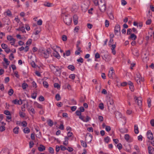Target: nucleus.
Returning a JSON list of instances; mask_svg holds the SVG:
<instances>
[{"mask_svg": "<svg viewBox=\"0 0 154 154\" xmlns=\"http://www.w3.org/2000/svg\"><path fill=\"white\" fill-rule=\"evenodd\" d=\"M107 104L109 110H110L111 109H113L115 108L114 107V102L113 99L110 97L107 98L106 100Z\"/></svg>", "mask_w": 154, "mask_h": 154, "instance_id": "1", "label": "nucleus"}, {"mask_svg": "<svg viewBox=\"0 0 154 154\" xmlns=\"http://www.w3.org/2000/svg\"><path fill=\"white\" fill-rule=\"evenodd\" d=\"M42 55L45 58H47L49 57L50 54L51 53V50L50 48L47 49H43L42 51Z\"/></svg>", "mask_w": 154, "mask_h": 154, "instance_id": "2", "label": "nucleus"}, {"mask_svg": "<svg viewBox=\"0 0 154 154\" xmlns=\"http://www.w3.org/2000/svg\"><path fill=\"white\" fill-rule=\"evenodd\" d=\"M90 1L88 0H85L84 3L82 4L81 6L82 9V11L86 12L90 5Z\"/></svg>", "mask_w": 154, "mask_h": 154, "instance_id": "3", "label": "nucleus"}, {"mask_svg": "<svg viewBox=\"0 0 154 154\" xmlns=\"http://www.w3.org/2000/svg\"><path fill=\"white\" fill-rule=\"evenodd\" d=\"M102 2H99V8L100 11L102 12H104L106 9V3L103 0Z\"/></svg>", "mask_w": 154, "mask_h": 154, "instance_id": "4", "label": "nucleus"}, {"mask_svg": "<svg viewBox=\"0 0 154 154\" xmlns=\"http://www.w3.org/2000/svg\"><path fill=\"white\" fill-rule=\"evenodd\" d=\"M63 21L67 25H70L72 22V19L69 16L65 15L63 18Z\"/></svg>", "mask_w": 154, "mask_h": 154, "instance_id": "5", "label": "nucleus"}, {"mask_svg": "<svg viewBox=\"0 0 154 154\" xmlns=\"http://www.w3.org/2000/svg\"><path fill=\"white\" fill-rule=\"evenodd\" d=\"M135 78L136 82L138 84H140L141 82L144 81L143 78L141 77L140 74L139 73L137 74Z\"/></svg>", "mask_w": 154, "mask_h": 154, "instance_id": "6", "label": "nucleus"}, {"mask_svg": "<svg viewBox=\"0 0 154 154\" xmlns=\"http://www.w3.org/2000/svg\"><path fill=\"white\" fill-rule=\"evenodd\" d=\"M7 39L10 42V43L11 45H14L16 42V39L13 38V37L10 35L7 36Z\"/></svg>", "mask_w": 154, "mask_h": 154, "instance_id": "7", "label": "nucleus"}, {"mask_svg": "<svg viewBox=\"0 0 154 154\" xmlns=\"http://www.w3.org/2000/svg\"><path fill=\"white\" fill-rule=\"evenodd\" d=\"M134 99L135 103H137L139 107H141L142 105V98L141 97H134Z\"/></svg>", "mask_w": 154, "mask_h": 154, "instance_id": "8", "label": "nucleus"}, {"mask_svg": "<svg viewBox=\"0 0 154 154\" xmlns=\"http://www.w3.org/2000/svg\"><path fill=\"white\" fill-rule=\"evenodd\" d=\"M102 59L106 62H108L109 61L111 58V56L107 54H106L102 56Z\"/></svg>", "mask_w": 154, "mask_h": 154, "instance_id": "9", "label": "nucleus"}, {"mask_svg": "<svg viewBox=\"0 0 154 154\" xmlns=\"http://www.w3.org/2000/svg\"><path fill=\"white\" fill-rule=\"evenodd\" d=\"M108 75L110 78L111 79L113 78L114 76L115 75V73L113 67H111L110 68V71H109Z\"/></svg>", "mask_w": 154, "mask_h": 154, "instance_id": "10", "label": "nucleus"}, {"mask_svg": "<svg viewBox=\"0 0 154 154\" xmlns=\"http://www.w3.org/2000/svg\"><path fill=\"white\" fill-rule=\"evenodd\" d=\"M79 118L84 122H87L91 119V118L88 116H87L85 119V117L82 116L79 117Z\"/></svg>", "mask_w": 154, "mask_h": 154, "instance_id": "11", "label": "nucleus"}, {"mask_svg": "<svg viewBox=\"0 0 154 154\" xmlns=\"http://www.w3.org/2000/svg\"><path fill=\"white\" fill-rule=\"evenodd\" d=\"M124 138L128 142H131L132 141V139L128 134H126L124 136Z\"/></svg>", "mask_w": 154, "mask_h": 154, "instance_id": "12", "label": "nucleus"}, {"mask_svg": "<svg viewBox=\"0 0 154 154\" xmlns=\"http://www.w3.org/2000/svg\"><path fill=\"white\" fill-rule=\"evenodd\" d=\"M147 138L149 140H152L154 138L153 137V136L152 134L150 131H147Z\"/></svg>", "mask_w": 154, "mask_h": 154, "instance_id": "13", "label": "nucleus"}, {"mask_svg": "<svg viewBox=\"0 0 154 154\" xmlns=\"http://www.w3.org/2000/svg\"><path fill=\"white\" fill-rule=\"evenodd\" d=\"M148 150L149 154H154V149L152 146H149L148 147Z\"/></svg>", "mask_w": 154, "mask_h": 154, "instance_id": "14", "label": "nucleus"}, {"mask_svg": "<svg viewBox=\"0 0 154 154\" xmlns=\"http://www.w3.org/2000/svg\"><path fill=\"white\" fill-rule=\"evenodd\" d=\"M120 32V26L119 24H116L115 26V33Z\"/></svg>", "mask_w": 154, "mask_h": 154, "instance_id": "15", "label": "nucleus"}, {"mask_svg": "<svg viewBox=\"0 0 154 154\" xmlns=\"http://www.w3.org/2000/svg\"><path fill=\"white\" fill-rule=\"evenodd\" d=\"M13 102L15 104H18L19 105H21L22 103V101L21 100H18L17 99H15L13 101Z\"/></svg>", "mask_w": 154, "mask_h": 154, "instance_id": "16", "label": "nucleus"}, {"mask_svg": "<svg viewBox=\"0 0 154 154\" xmlns=\"http://www.w3.org/2000/svg\"><path fill=\"white\" fill-rule=\"evenodd\" d=\"M51 48L53 50L54 52L59 51L60 49V48L56 45L52 46Z\"/></svg>", "mask_w": 154, "mask_h": 154, "instance_id": "17", "label": "nucleus"}, {"mask_svg": "<svg viewBox=\"0 0 154 154\" xmlns=\"http://www.w3.org/2000/svg\"><path fill=\"white\" fill-rule=\"evenodd\" d=\"M77 50H76L75 52V54L76 55H79L80 54V52H82V51L81 50V48L78 46V45L77 46Z\"/></svg>", "mask_w": 154, "mask_h": 154, "instance_id": "18", "label": "nucleus"}, {"mask_svg": "<svg viewBox=\"0 0 154 154\" xmlns=\"http://www.w3.org/2000/svg\"><path fill=\"white\" fill-rule=\"evenodd\" d=\"M132 53L134 56L136 57H138L139 55L138 51L137 49H134L132 51Z\"/></svg>", "mask_w": 154, "mask_h": 154, "instance_id": "19", "label": "nucleus"}, {"mask_svg": "<svg viewBox=\"0 0 154 154\" xmlns=\"http://www.w3.org/2000/svg\"><path fill=\"white\" fill-rule=\"evenodd\" d=\"M4 14L5 15L7 16L10 17L12 16L11 13L9 10H8L7 11L5 12H4Z\"/></svg>", "mask_w": 154, "mask_h": 154, "instance_id": "20", "label": "nucleus"}, {"mask_svg": "<svg viewBox=\"0 0 154 154\" xmlns=\"http://www.w3.org/2000/svg\"><path fill=\"white\" fill-rule=\"evenodd\" d=\"M53 56L57 58V59H59L60 58V56L59 54L57 51L54 52L53 53Z\"/></svg>", "mask_w": 154, "mask_h": 154, "instance_id": "21", "label": "nucleus"}, {"mask_svg": "<svg viewBox=\"0 0 154 154\" xmlns=\"http://www.w3.org/2000/svg\"><path fill=\"white\" fill-rule=\"evenodd\" d=\"M38 150L40 152L43 151L45 149V147L42 145H40L38 148Z\"/></svg>", "mask_w": 154, "mask_h": 154, "instance_id": "22", "label": "nucleus"}, {"mask_svg": "<svg viewBox=\"0 0 154 154\" xmlns=\"http://www.w3.org/2000/svg\"><path fill=\"white\" fill-rule=\"evenodd\" d=\"M34 105L35 106L38 108L41 109H42L43 108V106L37 102H35L34 103Z\"/></svg>", "mask_w": 154, "mask_h": 154, "instance_id": "23", "label": "nucleus"}, {"mask_svg": "<svg viewBox=\"0 0 154 154\" xmlns=\"http://www.w3.org/2000/svg\"><path fill=\"white\" fill-rule=\"evenodd\" d=\"M43 5L45 6H46L48 7H51L53 6V4L50 3L48 2H45L43 4Z\"/></svg>", "mask_w": 154, "mask_h": 154, "instance_id": "24", "label": "nucleus"}, {"mask_svg": "<svg viewBox=\"0 0 154 154\" xmlns=\"http://www.w3.org/2000/svg\"><path fill=\"white\" fill-rule=\"evenodd\" d=\"M1 153L2 154H9V150L8 149H5L1 151Z\"/></svg>", "mask_w": 154, "mask_h": 154, "instance_id": "25", "label": "nucleus"}, {"mask_svg": "<svg viewBox=\"0 0 154 154\" xmlns=\"http://www.w3.org/2000/svg\"><path fill=\"white\" fill-rule=\"evenodd\" d=\"M134 133L136 134H138L139 132L138 125H134Z\"/></svg>", "mask_w": 154, "mask_h": 154, "instance_id": "26", "label": "nucleus"}, {"mask_svg": "<svg viewBox=\"0 0 154 154\" xmlns=\"http://www.w3.org/2000/svg\"><path fill=\"white\" fill-rule=\"evenodd\" d=\"M73 18L74 23L75 25H76L78 23L77 16L76 15H74L73 16Z\"/></svg>", "mask_w": 154, "mask_h": 154, "instance_id": "27", "label": "nucleus"}, {"mask_svg": "<svg viewBox=\"0 0 154 154\" xmlns=\"http://www.w3.org/2000/svg\"><path fill=\"white\" fill-rule=\"evenodd\" d=\"M119 131L122 133H127L128 132V130L125 128L119 129Z\"/></svg>", "mask_w": 154, "mask_h": 154, "instance_id": "28", "label": "nucleus"}, {"mask_svg": "<svg viewBox=\"0 0 154 154\" xmlns=\"http://www.w3.org/2000/svg\"><path fill=\"white\" fill-rule=\"evenodd\" d=\"M69 140L68 137H66L64 138V141L63 142V144L65 145H67L68 143V140Z\"/></svg>", "mask_w": 154, "mask_h": 154, "instance_id": "29", "label": "nucleus"}, {"mask_svg": "<svg viewBox=\"0 0 154 154\" xmlns=\"http://www.w3.org/2000/svg\"><path fill=\"white\" fill-rule=\"evenodd\" d=\"M19 124V125H21L23 127H26L27 125V123L25 121H23L22 122H20Z\"/></svg>", "mask_w": 154, "mask_h": 154, "instance_id": "30", "label": "nucleus"}, {"mask_svg": "<svg viewBox=\"0 0 154 154\" xmlns=\"http://www.w3.org/2000/svg\"><path fill=\"white\" fill-rule=\"evenodd\" d=\"M108 15L109 18L111 20H113L114 19V17L113 15V14L112 12H110L109 14H108Z\"/></svg>", "mask_w": 154, "mask_h": 154, "instance_id": "31", "label": "nucleus"}, {"mask_svg": "<svg viewBox=\"0 0 154 154\" xmlns=\"http://www.w3.org/2000/svg\"><path fill=\"white\" fill-rule=\"evenodd\" d=\"M28 86L27 84L25 82L23 83L22 85V87L23 90L26 89Z\"/></svg>", "mask_w": 154, "mask_h": 154, "instance_id": "32", "label": "nucleus"}, {"mask_svg": "<svg viewBox=\"0 0 154 154\" xmlns=\"http://www.w3.org/2000/svg\"><path fill=\"white\" fill-rule=\"evenodd\" d=\"M67 68L68 69L71 70L72 71H73L75 69V67L73 65H69L68 66Z\"/></svg>", "mask_w": 154, "mask_h": 154, "instance_id": "33", "label": "nucleus"}, {"mask_svg": "<svg viewBox=\"0 0 154 154\" xmlns=\"http://www.w3.org/2000/svg\"><path fill=\"white\" fill-rule=\"evenodd\" d=\"M130 38L131 39L133 40H134L137 38V36L134 34H131Z\"/></svg>", "mask_w": 154, "mask_h": 154, "instance_id": "34", "label": "nucleus"}, {"mask_svg": "<svg viewBox=\"0 0 154 154\" xmlns=\"http://www.w3.org/2000/svg\"><path fill=\"white\" fill-rule=\"evenodd\" d=\"M23 131L25 133L28 134L30 132V130L29 128L27 127L23 129Z\"/></svg>", "mask_w": 154, "mask_h": 154, "instance_id": "35", "label": "nucleus"}, {"mask_svg": "<svg viewBox=\"0 0 154 154\" xmlns=\"http://www.w3.org/2000/svg\"><path fill=\"white\" fill-rule=\"evenodd\" d=\"M110 140V138L108 136H107L104 138V141L106 143H108L109 142Z\"/></svg>", "mask_w": 154, "mask_h": 154, "instance_id": "36", "label": "nucleus"}, {"mask_svg": "<svg viewBox=\"0 0 154 154\" xmlns=\"http://www.w3.org/2000/svg\"><path fill=\"white\" fill-rule=\"evenodd\" d=\"M43 85L44 87L45 88H48V83L46 81H44L43 82Z\"/></svg>", "mask_w": 154, "mask_h": 154, "instance_id": "37", "label": "nucleus"}, {"mask_svg": "<svg viewBox=\"0 0 154 154\" xmlns=\"http://www.w3.org/2000/svg\"><path fill=\"white\" fill-rule=\"evenodd\" d=\"M19 128L18 127H16L13 129V132L15 134H17L18 133V129Z\"/></svg>", "mask_w": 154, "mask_h": 154, "instance_id": "38", "label": "nucleus"}, {"mask_svg": "<svg viewBox=\"0 0 154 154\" xmlns=\"http://www.w3.org/2000/svg\"><path fill=\"white\" fill-rule=\"evenodd\" d=\"M80 142L81 143V145L84 147H86L87 146V145L86 142H84L82 140H81Z\"/></svg>", "mask_w": 154, "mask_h": 154, "instance_id": "39", "label": "nucleus"}, {"mask_svg": "<svg viewBox=\"0 0 154 154\" xmlns=\"http://www.w3.org/2000/svg\"><path fill=\"white\" fill-rule=\"evenodd\" d=\"M48 124L51 127L53 125V122L51 119L48 120Z\"/></svg>", "mask_w": 154, "mask_h": 154, "instance_id": "40", "label": "nucleus"}, {"mask_svg": "<svg viewBox=\"0 0 154 154\" xmlns=\"http://www.w3.org/2000/svg\"><path fill=\"white\" fill-rule=\"evenodd\" d=\"M70 54V50H68L66 51L65 54L64 53L63 54V57H65V55L66 54V56H69Z\"/></svg>", "mask_w": 154, "mask_h": 154, "instance_id": "41", "label": "nucleus"}, {"mask_svg": "<svg viewBox=\"0 0 154 154\" xmlns=\"http://www.w3.org/2000/svg\"><path fill=\"white\" fill-rule=\"evenodd\" d=\"M28 110L29 111H30V112L33 114H35V113L34 109L32 107H30L29 108Z\"/></svg>", "mask_w": 154, "mask_h": 154, "instance_id": "42", "label": "nucleus"}, {"mask_svg": "<svg viewBox=\"0 0 154 154\" xmlns=\"http://www.w3.org/2000/svg\"><path fill=\"white\" fill-rule=\"evenodd\" d=\"M14 93V91L13 89H9L8 91V94L10 96H11Z\"/></svg>", "mask_w": 154, "mask_h": 154, "instance_id": "43", "label": "nucleus"}, {"mask_svg": "<svg viewBox=\"0 0 154 154\" xmlns=\"http://www.w3.org/2000/svg\"><path fill=\"white\" fill-rule=\"evenodd\" d=\"M55 98L57 101H59L60 100L61 97L59 94H57L55 95Z\"/></svg>", "mask_w": 154, "mask_h": 154, "instance_id": "44", "label": "nucleus"}, {"mask_svg": "<svg viewBox=\"0 0 154 154\" xmlns=\"http://www.w3.org/2000/svg\"><path fill=\"white\" fill-rule=\"evenodd\" d=\"M20 31L22 32L23 33H25L26 32L23 26L20 27Z\"/></svg>", "mask_w": 154, "mask_h": 154, "instance_id": "45", "label": "nucleus"}, {"mask_svg": "<svg viewBox=\"0 0 154 154\" xmlns=\"http://www.w3.org/2000/svg\"><path fill=\"white\" fill-rule=\"evenodd\" d=\"M75 113L76 115L77 116H79V117H80L82 116L81 115V112L79 110H77L75 112Z\"/></svg>", "mask_w": 154, "mask_h": 154, "instance_id": "46", "label": "nucleus"}, {"mask_svg": "<svg viewBox=\"0 0 154 154\" xmlns=\"http://www.w3.org/2000/svg\"><path fill=\"white\" fill-rule=\"evenodd\" d=\"M37 96V93L36 92L32 94L31 97L34 99H35Z\"/></svg>", "mask_w": 154, "mask_h": 154, "instance_id": "47", "label": "nucleus"}, {"mask_svg": "<svg viewBox=\"0 0 154 154\" xmlns=\"http://www.w3.org/2000/svg\"><path fill=\"white\" fill-rule=\"evenodd\" d=\"M48 151L51 154L54 153V150L52 147H50L49 148Z\"/></svg>", "mask_w": 154, "mask_h": 154, "instance_id": "48", "label": "nucleus"}, {"mask_svg": "<svg viewBox=\"0 0 154 154\" xmlns=\"http://www.w3.org/2000/svg\"><path fill=\"white\" fill-rule=\"evenodd\" d=\"M32 42V40L31 39H29L27 41V42H26V45H30V44H31Z\"/></svg>", "mask_w": 154, "mask_h": 154, "instance_id": "49", "label": "nucleus"}, {"mask_svg": "<svg viewBox=\"0 0 154 154\" xmlns=\"http://www.w3.org/2000/svg\"><path fill=\"white\" fill-rule=\"evenodd\" d=\"M148 106L149 107H150L151 106V100L150 98H148L147 101Z\"/></svg>", "mask_w": 154, "mask_h": 154, "instance_id": "50", "label": "nucleus"}, {"mask_svg": "<svg viewBox=\"0 0 154 154\" xmlns=\"http://www.w3.org/2000/svg\"><path fill=\"white\" fill-rule=\"evenodd\" d=\"M1 47L3 49H5L8 47V46L6 44L3 43L1 45Z\"/></svg>", "mask_w": 154, "mask_h": 154, "instance_id": "51", "label": "nucleus"}, {"mask_svg": "<svg viewBox=\"0 0 154 154\" xmlns=\"http://www.w3.org/2000/svg\"><path fill=\"white\" fill-rule=\"evenodd\" d=\"M69 78L72 80H74L75 78V75L74 74H71L69 75Z\"/></svg>", "mask_w": 154, "mask_h": 154, "instance_id": "52", "label": "nucleus"}, {"mask_svg": "<svg viewBox=\"0 0 154 154\" xmlns=\"http://www.w3.org/2000/svg\"><path fill=\"white\" fill-rule=\"evenodd\" d=\"M99 108L102 110L104 108L103 104L102 103L99 104Z\"/></svg>", "mask_w": 154, "mask_h": 154, "instance_id": "53", "label": "nucleus"}, {"mask_svg": "<svg viewBox=\"0 0 154 154\" xmlns=\"http://www.w3.org/2000/svg\"><path fill=\"white\" fill-rule=\"evenodd\" d=\"M3 60L4 62L6 63L7 66L9 64L10 62L8 61V59L5 58H4Z\"/></svg>", "mask_w": 154, "mask_h": 154, "instance_id": "54", "label": "nucleus"}, {"mask_svg": "<svg viewBox=\"0 0 154 154\" xmlns=\"http://www.w3.org/2000/svg\"><path fill=\"white\" fill-rule=\"evenodd\" d=\"M5 129V128L4 126H1L0 127V131L2 132L4 131Z\"/></svg>", "mask_w": 154, "mask_h": 154, "instance_id": "55", "label": "nucleus"}, {"mask_svg": "<svg viewBox=\"0 0 154 154\" xmlns=\"http://www.w3.org/2000/svg\"><path fill=\"white\" fill-rule=\"evenodd\" d=\"M105 26L106 27H108L109 25V21L106 20L105 21Z\"/></svg>", "mask_w": 154, "mask_h": 154, "instance_id": "56", "label": "nucleus"}, {"mask_svg": "<svg viewBox=\"0 0 154 154\" xmlns=\"http://www.w3.org/2000/svg\"><path fill=\"white\" fill-rule=\"evenodd\" d=\"M5 51L6 53L8 54L11 51V50L9 48L7 47L5 49Z\"/></svg>", "mask_w": 154, "mask_h": 154, "instance_id": "57", "label": "nucleus"}, {"mask_svg": "<svg viewBox=\"0 0 154 154\" xmlns=\"http://www.w3.org/2000/svg\"><path fill=\"white\" fill-rule=\"evenodd\" d=\"M19 115L21 117H24L25 116V114L24 113L22 112H19Z\"/></svg>", "mask_w": 154, "mask_h": 154, "instance_id": "58", "label": "nucleus"}, {"mask_svg": "<svg viewBox=\"0 0 154 154\" xmlns=\"http://www.w3.org/2000/svg\"><path fill=\"white\" fill-rule=\"evenodd\" d=\"M34 145V143L32 141H31L29 143V146L30 148H32Z\"/></svg>", "mask_w": 154, "mask_h": 154, "instance_id": "59", "label": "nucleus"}, {"mask_svg": "<svg viewBox=\"0 0 154 154\" xmlns=\"http://www.w3.org/2000/svg\"><path fill=\"white\" fill-rule=\"evenodd\" d=\"M32 84L33 87H35V88H37V84L35 81H33L32 83Z\"/></svg>", "mask_w": 154, "mask_h": 154, "instance_id": "60", "label": "nucleus"}, {"mask_svg": "<svg viewBox=\"0 0 154 154\" xmlns=\"http://www.w3.org/2000/svg\"><path fill=\"white\" fill-rule=\"evenodd\" d=\"M105 130L109 132L111 130V128L109 126H106L105 128Z\"/></svg>", "mask_w": 154, "mask_h": 154, "instance_id": "61", "label": "nucleus"}, {"mask_svg": "<svg viewBox=\"0 0 154 154\" xmlns=\"http://www.w3.org/2000/svg\"><path fill=\"white\" fill-rule=\"evenodd\" d=\"M4 113L5 115H11V113H10V112L9 111L7 110H5L4 111Z\"/></svg>", "mask_w": 154, "mask_h": 154, "instance_id": "62", "label": "nucleus"}, {"mask_svg": "<svg viewBox=\"0 0 154 154\" xmlns=\"http://www.w3.org/2000/svg\"><path fill=\"white\" fill-rule=\"evenodd\" d=\"M95 57L96 59L99 58L100 57V55L98 52L95 54Z\"/></svg>", "mask_w": 154, "mask_h": 154, "instance_id": "63", "label": "nucleus"}, {"mask_svg": "<svg viewBox=\"0 0 154 154\" xmlns=\"http://www.w3.org/2000/svg\"><path fill=\"white\" fill-rule=\"evenodd\" d=\"M117 147L120 150L122 148V145L121 143H119L117 144Z\"/></svg>", "mask_w": 154, "mask_h": 154, "instance_id": "64", "label": "nucleus"}]
</instances>
